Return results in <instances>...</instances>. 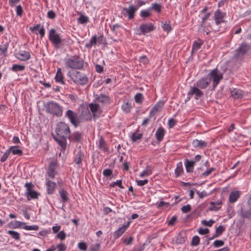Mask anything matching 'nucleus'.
Wrapping results in <instances>:
<instances>
[{
	"label": "nucleus",
	"mask_w": 251,
	"mask_h": 251,
	"mask_svg": "<svg viewBox=\"0 0 251 251\" xmlns=\"http://www.w3.org/2000/svg\"><path fill=\"white\" fill-rule=\"evenodd\" d=\"M58 146L57 148L60 149L61 151L64 152L66 150L67 146V142H57Z\"/></svg>",
	"instance_id": "3c124183"
},
{
	"label": "nucleus",
	"mask_w": 251,
	"mask_h": 251,
	"mask_svg": "<svg viewBox=\"0 0 251 251\" xmlns=\"http://www.w3.org/2000/svg\"><path fill=\"white\" fill-rule=\"evenodd\" d=\"M8 150L10 153H12L13 155H17L20 156L23 154V151L19 146H11L9 148Z\"/></svg>",
	"instance_id": "393cba45"
},
{
	"label": "nucleus",
	"mask_w": 251,
	"mask_h": 251,
	"mask_svg": "<svg viewBox=\"0 0 251 251\" xmlns=\"http://www.w3.org/2000/svg\"><path fill=\"white\" fill-rule=\"evenodd\" d=\"M46 110L47 113L54 115L57 117H60L62 115L61 106L55 102H49L46 106Z\"/></svg>",
	"instance_id": "39448f33"
},
{
	"label": "nucleus",
	"mask_w": 251,
	"mask_h": 251,
	"mask_svg": "<svg viewBox=\"0 0 251 251\" xmlns=\"http://www.w3.org/2000/svg\"><path fill=\"white\" fill-rule=\"evenodd\" d=\"M78 248L80 250L86 251L87 250V245L85 242H80L78 244Z\"/></svg>",
	"instance_id": "864d4df0"
},
{
	"label": "nucleus",
	"mask_w": 251,
	"mask_h": 251,
	"mask_svg": "<svg viewBox=\"0 0 251 251\" xmlns=\"http://www.w3.org/2000/svg\"><path fill=\"white\" fill-rule=\"evenodd\" d=\"M98 146L101 151L105 152L108 151V148L106 142H99Z\"/></svg>",
	"instance_id": "37998d69"
},
{
	"label": "nucleus",
	"mask_w": 251,
	"mask_h": 251,
	"mask_svg": "<svg viewBox=\"0 0 251 251\" xmlns=\"http://www.w3.org/2000/svg\"><path fill=\"white\" fill-rule=\"evenodd\" d=\"M49 39L51 42L53 46L56 49H59L61 47L62 43L64 40L60 37L59 34L54 28H51L50 30Z\"/></svg>",
	"instance_id": "20e7f679"
},
{
	"label": "nucleus",
	"mask_w": 251,
	"mask_h": 251,
	"mask_svg": "<svg viewBox=\"0 0 251 251\" xmlns=\"http://www.w3.org/2000/svg\"><path fill=\"white\" fill-rule=\"evenodd\" d=\"M55 131L57 136L60 138V139H57L55 137L54 140L56 141H62L61 139L66 141L68 138L70 139V128L69 126L65 123L63 122L58 123Z\"/></svg>",
	"instance_id": "f257e3e1"
},
{
	"label": "nucleus",
	"mask_w": 251,
	"mask_h": 251,
	"mask_svg": "<svg viewBox=\"0 0 251 251\" xmlns=\"http://www.w3.org/2000/svg\"><path fill=\"white\" fill-rule=\"evenodd\" d=\"M23 228L27 230H37L39 229L38 226L37 225H33V226H25L24 227H23Z\"/></svg>",
	"instance_id": "13d9d810"
},
{
	"label": "nucleus",
	"mask_w": 251,
	"mask_h": 251,
	"mask_svg": "<svg viewBox=\"0 0 251 251\" xmlns=\"http://www.w3.org/2000/svg\"><path fill=\"white\" fill-rule=\"evenodd\" d=\"M161 26L163 30L168 33L169 32L172 30V28L170 24L169 21H165V22H161Z\"/></svg>",
	"instance_id": "e433bc0d"
},
{
	"label": "nucleus",
	"mask_w": 251,
	"mask_h": 251,
	"mask_svg": "<svg viewBox=\"0 0 251 251\" xmlns=\"http://www.w3.org/2000/svg\"><path fill=\"white\" fill-rule=\"evenodd\" d=\"M72 136L73 139L75 140L76 141H80L81 140H83V135L81 132L77 131L74 132Z\"/></svg>",
	"instance_id": "58836bf2"
},
{
	"label": "nucleus",
	"mask_w": 251,
	"mask_h": 251,
	"mask_svg": "<svg viewBox=\"0 0 251 251\" xmlns=\"http://www.w3.org/2000/svg\"><path fill=\"white\" fill-rule=\"evenodd\" d=\"M215 221L213 220H210L209 221H207L205 220H202L201 221L202 224L205 226H207L209 227H211L212 226L214 223H215Z\"/></svg>",
	"instance_id": "bf43d9fd"
},
{
	"label": "nucleus",
	"mask_w": 251,
	"mask_h": 251,
	"mask_svg": "<svg viewBox=\"0 0 251 251\" xmlns=\"http://www.w3.org/2000/svg\"><path fill=\"white\" fill-rule=\"evenodd\" d=\"M164 129L162 126H160L159 128H158L155 132V136L157 140L158 141H161V140H162L164 136Z\"/></svg>",
	"instance_id": "c85d7f7f"
},
{
	"label": "nucleus",
	"mask_w": 251,
	"mask_h": 251,
	"mask_svg": "<svg viewBox=\"0 0 251 251\" xmlns=\"http://www.w3.org/2000/svg\"><path fill=\"white\" fill-rule=\"evenodd\" d=\"M102 174L106 177H110L112 175V170L109 169H105Z\"/></svg>",
	"instance_id": "69168bd1"
},
{
	"label": "nucleus",
	"mask_w": 251,
	"mask_h": 251,
	"mask_svg": "<svg viewBox=\"0 0 251 251\" xmlns=\"http://www.w3.org/2000/svg\"><path fill=\"white\" fill-rule=\"evenodd\" d=\"M149 8L151 11H154L157 13H160L162 11V6L161 3L154 2L152 3Z\"/></svg>",
	"instance_id": "a878e982"
},
{
	"label": "nucleus",
	"mask_w": 251,
	"mask_h": 251,
	"mask_svg": "<svg viewBox=\"0 0 251 251\" xmlns=\"http://www.w3.org/2000/svg\"><path fill=\"white\" fill-rule=\"evenodd\" d=\"M207 76L213 81V90H214L219 83L220 81L223 78V73L217 68L212 70L208 75Z\"/></svg>",
	"instance_id": "7ed1b4c3"
},
{
	"label": "nucleus",
	"mask_w": 251,
	"mask_h": 251,
	"mask_svg": "<svg viewBox=\"0 0 251 251\" xmlns=\"http://www.w3.org/2000/svg\"><path fill=\"white\" fill-rule=\"evenodd\" d=\"M8 46V43H6L5 44H4L2 47H1V46H0V51L1 52V54L4 55L7 53Z\"/></svg>",
	"instance_id": "603ef678"
},
{
	"label": "nucleus",
	"mask_w": 251,
	"mask_h": 251,
	"mask_svg": "<svg viewBox=\"0 0 251 251\" xmlns=\"http://www.w3.org/2000/svg\"><path fill=\"white\" fill-rule=\"evenodd\" d=\"M137 11V8L132 4L129 5L127 8L123 7L121 10V13L125 17H127L128 20H131L134 19Z\"/></svg>",
	"instance_id": "6e6552de"
},
{
	"label": "nucleus",
	"mask_w": 251,
	"mask_h": 251,
	"mask_svg": "<svg viewBox=\"0 0 251 251\" xmlns=\"http://www.w3.org/2000/svg\"><path fill=\"white\" fill-rule=\"evenodd\" d=\"M183 172L182 163L180 162L177 163L176 169H175V176L176 177L180 176L181 174Z\"/></svg>",
	"instance_id": "72a5a7b5"
},
{
	"label": "nucleus",
	"mask_w": 251,
	"mask_h": 251,
	"mask_svg": "<svg viewBox=\"0 0 251 251\" xmlns=\"http://www.w3.org/2000/svg\"><path fill=\"white\" fill-rule=\"evenodd\" d=\"M164 105V101L161 100L158 101L152 108L150 112L149 116L151 117L153 113H156L159 111L163 107Z\"/></svg>",
	"instance_id": "b1692460"
},
{
	"label": "nucleus",
	"mask_w": 251,
	"mask_h": 251,
	"mask_svg": "<svg viewBox=\"0 0 251 251\" xmlns=\"http://www.w3.org/2000/svg\"><path fill=\"white\" fill-rule=\"evenodd\" d=\"M95 100L103 105H108L110 103V98L106 95L100 94L94 95Z\"/></svg>",
	"instance_id": "ddd939ff"
},
{
	"label": "nucleus",
	"mask_w": 251,
	"mask_h": 251,
	"mask_svg": "<svg viewBox=\"0 0 251 251\" xmlns=\"http://www.w3.org/2000/svg\"><path fill=\"white\" fill-rule=\"evenodd\" d=\"M151 11L149 7L147 9L142 10L140 13V17L143 19L150 17L151 15Z\"/></svg>",
	"instance_id": "473e14b6"
},
{
	"label": "nucleus",
	"mask_w": 251,
	"mask_h": 251,
	"mask_svg": "<svg viewBox=\"0 0 251 251\" xmlns=\"http://www.w3.org/2000/svg\"><path fill=\"white\" fill-rule=\"evenodd\" d=\"M55 79L56 81L59 82L62 84L64 83L63 82V76L61 73V69L59 68L57 69V73L55 77Z\"/></svg>",
	"instance_id": "c9c22d12"
},
{
	"label": "nucleus",
	"mask_w": 251,
	"mask_h": 251,
	"mask_svg": "<svg viewBox=\"0 0 251 251\" xmlns=\"http://www.w3.org/2000/svg\"><path fill=\"white\" fill-rule=\"evenodd\" d=\"M89 22V18L88 17L81 15L78 18V22L81 24H85Z\"/></svg>",
	"instance_id": "a19ab883"
},
{
	"label": "nucleus",
	"mask_w": 251,
	"mask_h": 251,
	"mask_svg": "<svg viewBox=\"0 0 251 251\" xmlns=\"http://www.w3.org/2000/svg\"><path fill=\"white\" fill-rule=\"evenodd\" d=\"M10 151H9L8 150H7L5 152L4 154L2 156V157H1V158H0V162H5L7 160V159L8 157V156L10 155Z\"/></svg>",
	"instance_id": "680f3d73"
},
{
	"label": "nucleus",
	"mask_w": 251,
	"mask_h": 251,
	"mask_svg": "<svg viewBox=\"0 0 251 251\" xmlns=\"http://www.w3.org/2000/svg\"><path fill=\"white\" fill-rule=\"evenodd\" d=\"M181 210L183 213H188L191 210V206L190 204L183 206L181 207Z\"/></svg>",
	"instance_id": "e2e57ef3"
},
{
	"label": "nucleus",
	"mask_w": 251,
	"mask_h": 251,
	"mask_svg": "<svg viewBox=\"0 0 251 251\" xmlns=\"http://www.w3.org/2000/svg\"><path fill=\"white\" fill-rule=\"evenodd\" d=\"M116 185L118 186L120 188L124 189V187L122 184V180H118L116 182H113L109 184V187H114Z\"/></svg>",
	"instance_id": "de8ad7c7"
},
{
	"label": "nucleus",
	"mask_w": 251,
	"mask_h": 251,
	"mask_svg": "<svg viewBox=\"0 0 251 251\" xmlns=\"http://www.w3.org/2000/svg\"><path fill=\"white\" fill-rule=\"evenodd\" d=\"M251 47L249 45L245 42L242 43L241 45L236 50L235 57L237 59L242 58L250 50Z\"/></svg>",
	"instance_id": "0eeeda50"
},
{
	"label": "nucleus",
	"mask_w": 251,
	"mask_h": 251,
	"mask_svg": "<svg viewBox=\"0 0 251 251\" xmlns=\"http://www.w3.org/2000/svg\"><path fill=\"white\" fill-rule=\"evenodd\" d=\"M200 239L197 235L194 236L192 239L191 242V245L192 246H197L200 244Z\"/></svg>",
	"instance_id": "49530a36"
},
{
	"label": "nucleus",
	"mask_w": 251,
	"mask_h": 251,
	"mask_svg": "<svg viewBox=\"0 0 251 251\" xmlns=\"http://www.w3.org/2000/svg\"><path fill=\"white\" fill-rule=\"evenodd\" d=\"M8 233L15 240H19L20 234L18 232L14 230H9Z\"/></svg>",
	"instance_id": "09e8293b"
},
{
	"label": "nucleus",
	"mask_w": 251,
	"mask_h": 251,
	"mask_svg": "<svg viewBox=\"0 0 251 251\" xmlns=\"http://www.w3.org/2000/svg\"><path fill=\"white\" fill-rule=\"evenodd\" d=\"M84 61L78 56H74L68 58L66 61V66L73 69H82L84 66Z\"/></svg>",
	"instance_id": "f03ea898"
},
{
	"label": "nucleus",
	"mask_w": 251,
	"mask_h": 251,
	"mask_svg": "<svg viewBox=\"0 0 251 251\" xmlns=\"http://www.w3.org/2000/svg\"><path fill=\"white\" fill-rule=\"evenodd\" d=\"M57 167V163L56 162H50L47 173L48 176L51 178H54L57 172L55 171Z\"/></svg>",
	"instance_id": "aec40b11"
},
{
	"label": "nucleus",
	"mask_w": 251,
	"mask_h": 251,
	"mask_svg": "<svg viewBox=\"0 0 251 251\" xmlns=\"http://www.w3.org/2000/svg\"><path fill=\"white\" fill-rule=\"evenodd\" d=\"M84 157V154L80 150L77 151L75 157L74 159V162L77 165H79L81 163Z\"/></svg>",
	"instance_id": "cd10ccee"
},
{
	"label": "nucleus",
	"mask_w": 251,
	"mask_h": 251,
	"mask_svg": "<svg viewBox=\"0 0 251 251\" xmlns=\"http://www.w3.org/2000/svg\"><path fill=\"white\" fill-rule=\"evenodd\" d=\"M133 239L132 236H130L128 238L124 237L122 238L123 242L127 245H131L133 242Z\"/></svg>",
	"instance_id": "5fc2aeb1"
},
{
	"label": "nucleus",
	"mask_w": 251,
	"mask_h": 251,
	"mask_svg": "<svg viewBox=\"0 0 251 251\" xmlns=\"http://www.w3.org/2000/svg\"><path fill=\"white\" fill-rule=\"evenodd\" d=\"M134 100L136 103H141L144 100V97L141 93H137L135 97Z\"/></svg>",
	"instance_id": "a18cd8bd"
},
{
	"label": "nucleus",
	"mask_w": 251,
	"mask_h": 251,
	"mask_svg": "<svg viewBox=\"0 0 251 251\" xmlns=\"http://www.w3.org/2000/svg\"><path fill=\"white\" fill-rule=\"evenodd\" d=\"M241 192L240 191H232L230 192L229 196L228 201L230 203L235 202L240 198Z\"/></svg>",
	"instance_id": "4be33fe9"
},
{
	"label": "nucleus",
	"mask_w": 251,
	"mask_h": 251,
	"mask_svg": "<svg viewBox=\"0 0 251 251\" xmlns=\"http://www.w3.org/2000/svg\"><path fill=\"white\" fill-rule=\"evenodd\" d=\"M176 121L173 118H171L168 121V126L170 128H173L176 124Z\"/></svg>",
	"instance_id": "338daca9"
},
{
	"label": "nucleus",
	"mask_w": 251,
	"mask_h": 251,
	"mask_svg": "<svg viewBox=\"0 0 251 251\" xmlns=\"http://www.w3.org/2000/svg\"><path fill=\"white\" fill-rule=\"evenodd\" d=\"M210 80L207 76L205 77H202L198 80L196 83V86L200 89H204L207 88L210 84Z\"/></svg>",
	"instance_id": "2eb2a0df"
},
{
	"label": "nucleus",
	"mask_w": 251,
	"mask_h": 251,
	"mask_svg": "<svg viewBox=\"0 0 251 251\" xmlns=\"http://www.w3.org/2000/svg\"><path fill=\"white\" fill-rule=\"evenodd\" d=\"M58 192L61 198V201L62 202V205L61 207H59V208L64 211V207L65 206V204L68 202L70 200L69 193L66 190L62 188L59 190Z\"/></svg>",
	"instance_id": "9d476101"
},
{
	"label": "nucleus",
	"mask_w": 251,
	"mask_h": 251,
	"mask_svg": "<svg viewBox=\"0 0 251 251\" xmlns=\"http://www.w3.org/2000/svg\"><path fill=\"white\" fill-rule=\"evenodd\" d=\"M139 61L144 65L147 64L149 63V59L146 55L140 56Z\"/></svg>",
	"instance_id": "0e129e2a"
},
{
	"label": "nucleus",
	"mask_w": 251,
	"mask_h": 251,
	"mask_svg": "<svg viewBox=\"0 0 251 251\" xmlns=\"http://www.w3.org/2000/svg\"><path fill=\"white\" fill-rule=\"evenodd\" d=\"M39 195V193L35 191H30L27 194V199L30 201L31 199H37Z\"/></svg>",
	"instance_id": "f704fd0d"
},
{
	"label": "nucleus",
	"mask_w": 251,
	"mask_h": 251,
	"mask_svg": "<svg viewBox=\"0 0 251 251\" xmlns=\"http://www.w3.org/2000/svg\"><path fill=\"white\" fill-rule=\"evenodd\" d=\"M143 134L140 133H134L131 136V139L132 141H135L137 140H140L142 139Z\"/></svg>",
	"instance_id": "8fccbe9b"
},
{
	"label": "nucleus",
	"mask_w": 251,
	"mask_h": 251,
	"mask_svg": "<svg viewBox=\"0 0 251 251\" xmlns=\"http://www.w3.org/2000/svg\"><path fill=\"white\" fill-rule=\"evenodd\" d=\"M56 185L55 182L50 180L49 178H46V186L48 194L52 195L54 193Z\"/></svg>",
	"instance_id": "f3484780"
},
{
	"label": "nucleus",
	"mask_w": 251,
	"mask_h": 251,
	"mask_svg": "<svg viewBox=\"0 0 251 251\" xmlns=\"http://www.w3.org/2000/svg\"><path fill=\"white\" fill-rule=\"evenodd\" d=\"M151 174V167L149 166H148L146 168V169L140 175V177H143L146 176H149Z\"/></svg>",
	"instance_id": "ea45409f"
},
{
	"label": "nucleus",
	"mask_w": 251,
	"mask_h": 251,
	"mask_svg": "<svg viewBox=\"0 0 251 251\" xmlns=\"http://www.w3.org/2000/svg\"><path fill=\"white\" fill-rule=\"evenodd\" d=\"M70 77L74 83L77 85H85L88 82L86 75L80 72H73L71 74Z\"/></svg>",
	"instance_id": "423d86ee"
},
{
	"label": "nucleus",
	"mask_w": 251,
	"mask_h": 251,
	"mask_svg": "<svg viewBox=\"0 0 251 251\" xmlns=\"http://www.w3.org/2000/svg\"><path fill=\"white\" fill-rule=\"evenodd\" d=\"M187 95L188 96L195 95V99L198 100L203 95V93L198 87L194 86L191 87L190 91L188 92Z\"/></svg>",
	"instance_id": "4468645a"
},
{
	"label": "nucleus",
	"mask_w": 251,
	"mask_h": 251,
	"mask_svg": "<svg viewBox=\"0 0 251 251\" xmlns=\"http://www.w3.org/2000/svg\"><path fill=\"white\" fill-rule=\"evenodd\" d=\"M88 107L93 113L94 119H96L99 117L98 114H100L101 112L100 106L99 104L90 103L89 104Z\"/></svg>",
	"instance_id": "6ab92c4d"
},
{
	"label": "nucleus",
	"mask_w": 251,
	"mask_h": 251,
	"mask_svg": "<svg viewBox=\"0 0 251 251\" xmlns=\"http://www.w3.org/2000/svg\"><path fill=\"white\" fill-rule=\"evenodd\" d=\"M17 58L21 61H27L30 58V54L27 51L20 50L17 53Z\"/></svg>",
	"instance_id": "5701e85b"
},
{
	"label": "nucleus",
	"mask_w": 251,
	"mask_h": 251,
	"mask_svg": "<svg viewBox=\"0 0 251 251\" xmlns=\"http://www.w3.org/2000/svg\"><path fill=\"white\" fill-rule=\"evenodd\" d=\"M130 222L128 221L127 224L118 228L113 233V237L114 239H117L126 231L129 226Z\"/></svg>",
	"instance_id": "a211bd4d"
},
{
	"label": "nucleus",
	"mask_w": 251,
	"mask_h": 251,
	"mask_svg": "<svg viewBox=\"0 0 251 251\" xmlns=\"http://www.w3.org/2000/svg\"><path fill=\"white\" fill-rule=\"evenodd\" d=\"M203 44V41L199 38L198 41H195L193 42L192 47L193 48V50L198 51V50L201 48Z\"/></svg>",
	"instance_id": "2f4dec72"
},
{
	"label": "nucleus",
	"mask_w": 251,
	"mask_h": 251,
	"mask_svg": "<svg viewBox=\"0 0 251 251\" xmlns=\"http://www.w3.org/2000/svg\"><path fill=\"white\" fill-rule=\"evenodd\" d=\"M176 242L178 244H182L185 242V237L183 236L182 234L180 233L176 238Z\"/></svg>",
	"instance_id": "6e6d98bb"
},
{
	"label": "nucleus",
	"mask_w": 251,
	"mask_h": 251,
	"mask_svg": "<svg viewBox=\"0 0 251 251\" xmlns=\"http://www.w3.org/2000/svg\"><path fill=\"white\" fill-rule=\"evenodd\" d=\"M29 30L36 34L39 33L41 38L45 36V29L43 25L41 26L40 24H37L33 26L29 27Z\"/></svg>",
	"instance_id": "f8f14e48"
},
{
	"label": "nucleus",
	"mask_w": 251,
	"mask_h": 251,
	"mask_svg": "<svg viewBox=\"0 0 251 251\" xmlns=\"http://www.w3.org/2000/svg\"><path fill=\"white\" fill-rule=\"evenodd\" d=\"M226 228L222 225L219 226L216 228V236H219L225 231Z\"/></svg>",
	"instance_id": "79ce46f5"
},
{
	"label": "nucleus",
	"mask_w": 251,
	"mask_h": 251,
	"mask_svg": "<svg viewBox=\"0 0 251 251\" xmlns=\"http://www.w3.org/2000/svg\"><path fill=\"white\" fill-rule=\"evenodd\" d=\"M226 16V13L222 12L220 9L217 10L214 15V19L215 22V24L217 25H219L221 23H224V18Z\"/></svg>",
	"instance_id": "9b49d317"
},
{
	"label": "nucleus",
	"mask_w": 251,
	"mask_h": 251,
	"mask_svg": "<svg viewBox=\"0 0 251 251\" xmlns=\"http://www.w3.org/2000/svg\"><path fill=\"white\" fill-rule=\"evenodd\" d=\"M25 67L24 65L14 64L10 69V70L14 72H23L25 70Z\"/></svg>",
	"instance_id": "7c9ffc66"
},
{
	"label": "nucleus",
	"mask_w": 251,
	"mask_h": 251,
	"mask_svg": "<svg viewBox=\"0 0 251 251\" xmlns=\"http://www.w3.org/2000/svg\"><path fill=\"white\" fill-rule=\"evenodd\" d=\"M122 110L126 113H128L130 112L131 109V106L130 103L128 102H126L124 103L122 106Z\"/></svg>",
	"instance_id": "c03bdc74"
},
{
	"label": "nucleus",
	"mask_w": 251,
	"mask_h": 251,
	"mask_svg": "<svg viewBox=\"0 0 251 251\" xmlns=\"http://www.w3.org/2000/svg\"><path fill=\"white\" fill-rule=\"evenodd\" d=\"M195 165V161H193L192 160L189 161L188 159H185V166L187 172H192L193 171Z\"/></svg>",
	"instance_id": "bb28decb"
},
{
	"label": "nucleus",
	"mask_w": 251,
	"mask_h": 251,
	"mask_svg": "<svg viewBox=\"0 0 251 251\" xmlns=\"http://www.w3.org/2000/svg\"><path fill=\"white\" fill-rule=\"evenodd\" d=\"M148 3L147 1H145L144 0H134V4L133 6L137 8V10H138V8Z\"/></svg>",
	"instance_id": "4c0bfd02"
},
{
	"label": "nucleus",
	"mask_w": 251,
	"mask_h": 251,
	"mask_svg": "<svg viewBox=\"0 0 251 251\" xmlns=\"http://www.w3.org/2000/svg\"><path fill=\"white\" fill-rule=\"evenodd\" d=\"M237 213L242 219H251V210L249 208V209H246L243 207H241L238 210Z\"/></svg>",
	"instance_id": "412c9836"
},
{
	"label": "nucleus",
	"mask_w": 251,
	"mask_h": 251,
	"mask_svg": "<svg viewBox=\"0 0 251 251\" xmlns=\"http://www.w3.org/2000/svg\"><path fill=\"white\" fill-rule=\"evenodd\" d=\"M210 204L211 205V206L209 208L210 211H217L221 208L220 206L216 205V203L214 202H210Z\"/></svg>",
	"instance_id": "4d7b16f0"
},
{
	"label": "nucleus",
	"mask_w": 251,
	"mask_h": 251,
	"mask_svg": "<svg viewBox=\"0 0 251 251\" xmlns=\"http://www.w3.org/2000/svg\"><path fill=\"white\" fill-rule=\"evenodd\" d=\"M65 116L69 119L71 124L74 125L75 127H77L78 126L79 120L76 113L69 109L66 111Z\"/></svg>",
	"instance_id": "1a4fd4ad"
},
{
	"label": "nucleus",
	"mask_w": 251,
	"mask_h": 251,
	"mask_svg": "<svg viewBox=\"0 0 251 251\" xmlns=\"http://www.w3.org/2000/svg\"><path fill=\"white\" fill-rule=\"evenodd\" d=\"M154 28L153 25L151 23L141 24L139 26V30L143 34L153 31Z\"/></svg>",
	"instance_id": "dca6fc26"
},
{
	"label": "nucleus",
	"mask_w": 251,
	"mask_h": 251,
	"mask_svg": "<svg viewBox=\"0 0 251 251\" xmlns=\"http://www.w3.org/2000/svg\"><path fill=\"white\" fill-rule=\"evenodd\" d=\"M225 242L223 240H215L213 243V246L215 248H218L224 246Z\"/></svg>",
	"instance_id": "052dcab7"
},
{
	"label": "nucleus",
	"mask_w": 251,
	"mask_h": 251,
	"mask_svg": "<svg viewBox=\"0 0 251 251\" xmlns=\"http://www.w3.org/2000/svg\"><path fill=\"white\" fill-rule=\"evenodd\" d=\"M231 96L235 99H239L243 97V92L241 90L234 89L230 91Z\"/></svg>",
	"instance_id": "c756f323"
},
{
	"label": "nucleus",
	"mask_w": 251,
	"mask_h": 251,
	"mask_svg": "<svg viewBox=\"0 0 251 251\" xmlns=\"http://www.w3.org/2000/svg\"><path fill=\"white\" fill-rule=\"evenodd\" d=\"M100 247V245L99 243L95 244L91 247L90 251H99Z\"/></svg>",
	"instance_id": "774afa93"
}]
</instances>
